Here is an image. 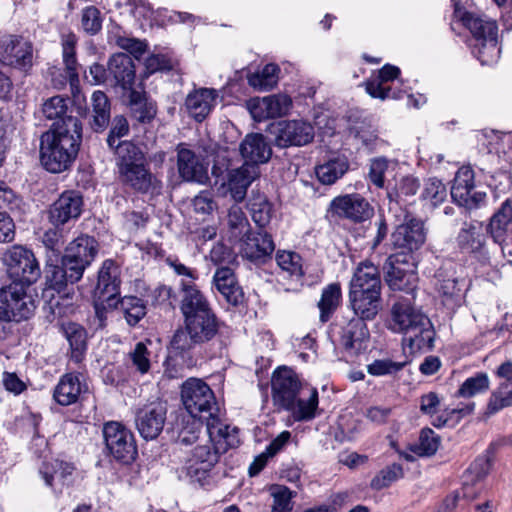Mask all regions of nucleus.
Returning <instances> with one entry per match:
<instances>
[{"label":"nucleus","mask_w":512,"mask_h":512,"mask_svg":"<svg viewBox=\"0 0 512 512\" xmlns=\"http://www.w3.org/2000/svg\"><path fill=\"white\" fill-rule=\"evenodd\" d=\"M304 386L291 368L278 367L271 377V397L274 407L284 411L290 408L292 401Z\"/></svg>","instance_id":"f8f14e48"},{"label":"nucleus","mask_w":512,"mask_h":512,"mask_svg":"<svg viewBox=\"0 0 512 512\" xmlns=\"http://www.w3.org/2000/svg\"><path fill=\"white\" fill-rule=\"evenodd\" d=\"M3 263L7 267L13 283L28 287L41 277V269L34 253L21 245H14L3 254Z\"/></svg>","instance_id":"6e6552de"},{"label":"nucleus","mask_w":512,"mask_h":512,"mask_svg":"<svg viewBox=\"0 0 512 512\" xmlns=\"http://www.w3.org/2000/svg\"><path fill=\"white\" fill-rule=\"evenodd\" d=\"M407 362L393 361L389 358L376 359L367 365V372L376 377L394 376L406 366Z\"/></svg>","instance_id":"680f3d73"},{"label":"nucleus","mask_w":512,"mask_h":512,"mask_svg":"<svg viewBox=\"0 0 512 512\" xmlns=\"http://www.w3.org/2000/svg\"><path fill=\"white\" fill-rule=\"evenodd\" d=\"M103 437L109 454L118 462L129 464L137 456L133 433L119 422H108L103 427Z\"/></svg>","instance_id":"9b49d317"},{"label":"nucleus","mask_w":512,"mask_h":512,"mask_svg":"<svg viewBox=\"0 0 512 512\" xmlns=\"http://www.w3.org/2000/svg\"><path fill=\"white\" fill-rule=\"evenodd\" d=\"M341 299L342 292L339 283H331L322 290L321 298L318 302L320 321L322 323L327 322L332 317L339 307Z\"/></svg>","instance_id":"a19ab883"},{"label":"nucleus","mask_w":512,"mask_h":512,"mask_svg":"<svg viewBox=\"0 0 512 512\" xmlns=\"http://www.w3.org/2000/svg\"><path fill=\"white\" fill-rule=\"evenodd\" d=\"M81 26L87 34H97L102 28V17L100 11L94 6H89L83 9L81 15Z\"/></svg>","instance_id":"338daca9"},{"label":"nucleus","mask_w":512,"mask_h":512,"mask_svg":"<svg viewBox=\"0 0 512 512\" xmlns=\"http://www.w3.org/2000/svg\"><path fill=\"white\" fill-rule=\"evenodd\" d=\"M426 240L424 223L417 218H409L398 225L391 234V243L395 249H400L403 254L413 255L420 249Z\"/></svg>","instance_id":"dca6fc26"},{"label":"nucleus","mask_w":512,"mask_h":512,"mask_svg":"<svg viewBox=\"0 0 512 512\" xmlns=\"http://www.w3.org/2000/svg\"><path fill=\"white\" fill-rule=\"evenodd\" d=\"M227 226L229 229V239L239 241L246 233L251 231L249 221L238 205L230 207L227 215Z\"/></svg>","instance_id":"49530a36"},{"label":"nucleus","mask_w":512,"mask_h":512,"mask_svg":"<svg viewBox=\"0 0 512 512\" xmlns=\"http://www.w3.org/2000/svg\"><path fill=\"white\" fill-rule=\"evenodd\" d=\"M413 298L401 297L392 305L389 329L404 334V343L415 353L433 348L435 331L430 319L413 305Z\"/></svg>","instance_id":"f03ea898"},{"label":"nucleus","mask_w":512,"mask_h":512,"mask_svg":"<svg viewBox=\"0 0 512 512\" xmlns=\"http://www.w3.org/2000/svg\"><path fill=\"white\" fill-rule=\"evenodd\" d=\"M218 93L215 89L200 88L189 93L185 106L189 115L196 121H203L215 106Z\"/></svg>","instance_id":"c756f323"},{"label":"nucleus","mask_w":512,"mask_h":512,"mask_svg":"<svg viewBox=\"0 0 512 512\" xmlns=\"http://www.w3.org/2000/svg\"><path fill=\"white\" fill-rule=\"evenodd\" d=\"M447 195V188L441 180L429 178L424 184L421 197L433 207H437L446 200Z\"/></svg>","instance_id":"4d7b16f0"},{"label":"nucleus","mask_w":512,"mask_h":512,"mask_svg":"<svg viewBox=\"0 0 512 512\" xmlns=\"http://www.w3.org/2000/svg\"><path fill=\"white\" fill-rule=\"evenodd\" d=\"M119 176L125 185L139 193H148L159 187V181L146 167L145 162L120 171Z\"/></svg>","instance_id":"7c9ffc66"},{"label":"nucleus","mask_w":512,"mask_h":512,"mask_svg":"<svg viewBox=\"0 0 512 512\" xmlns=\"http://www.w3.org/2000/svg\"><path fill=\"white\" fill-rule=\"evenodd\" d=\"M490 380L486 373L479 372L467 378L457 391V395L463 398H471L488 391Z\"/></svg>","instance_id":"603ef678"},{"label":"nucleus","mask_w":512,"mask_h":512,"mask_svg":"<svg viewBox=\"0 0 512 512\" xmlns=\"http://www.w3.org/2000/svg\"><path fill=\"white\" fill-rule=\"evenodd\" d=\"M62 330L70 345L71 360L76 364L81 363L87 351L86 330L74 322L62 324Z\"/></svg>","instance_id":"c9c22d12"},{"label":"nucleus","mask_w":512,"mask_h":512,"mask_svg":"<svg viewBox=\"0 0 512 512\" xmlns=\"http://www.w3.org/2000/svg\"><path fill=\"white\" fill-rule=\"evenodd\" d=\"M420 187L419 180L411 175L402 176L392 185L390 182L386 186L387 196L390 201L398 202L403 197L414 196Z\"/></svg>","instance_id":"de8ad7c7"},{"label":"nucleus","mask_w":512,"mask_h":512,"mask_svg":"<svg viewBox=\"0 0 512 512\" xmlns=\"http://www.w3.org/2000/svg\"><path fill=\"white\" fill-rule=\"evenodd\" d=\"M129 107L132 116L141 123L150 122L156 115L154 103L149 102L143 93L136 90L129 92Z\"/></svg>","instance_id":"c03bdc74"},{"label":"nucleus","mask_w":512,"mask_h":512,"mask_svg":"<svg viewBox=\"0 0 512 512\" xmlns=\"http://www.w3.org/2000/svg\"><path fill=\"white\" fill-rule=\"evenodd\" d=\"M403 477L402 466L398 463H393L382 469L371 481V487L376 490H381L390 486L394 481Z\"/></svg>","instance_id":"e2e57ef3"},{"label":"nucleus","mask_w":512,"mask_h":512,"mask_svg":"<svg viewBox=\"0 0 512 512\" xmlns=\"http://www.w3.org/2000/svg\"><path fill=\"white\" fill-rule=\"evenodd\" d=\"M43 245L51 252V257L58 258L64 244V234L60 227L49 228L42 236Z\"/></svg>","instance_id":"69168bd1"},{"label":"nucleus","mask_w":512,"mask_h":512,"mask_svg":"<svg viewBox=\"0 0 512 512\" xmlns=\"http://www.w3.org/2000/svg\"><path fill=\"white\" fill-rule=\"evenodd\" d=\"M0 62L21 71L27 72L33 66V47L28 41L11 37L0 51Z\"/></svg>","instance_id":"b1692460"},{"label":"nucleus","mask_w":512,"mask_h":512,"mask_svg":"<svg viewBox=\"0 0 512 512\" xmlns=\"http://www.w3.org/2000/svg\"><path fill=\"white\" fill-rule=\"evenodd\" d=\"M45 279L49 288L57 291L59 294L63 292L62 296L58 299L53 298L50 308L54 315L59 317L68 315L73 312L72 299L74 295L73 289H68V285H73L78 282L82 277L72 276L73 271L69 270L66 265H55L52 263L51 256L48 257L45 266Z\"/></svg>","instance_id":"0eeeda50"},{"label":"nucleus","mask_w":512,"mask_h":512,"mask_svg":"<svg viewBox=\"0 0 512 512\" xmlns=\"http://www.w3.org/2000/svg\"><path fill=\"white\" fill-rule=\"evenodd\" d=\"M120 283L119 266L111 259L105 260L98 273V281L95 288L97 298L106 301L109 307L117 306Z\"/></svg>","instance_id":"5701e85b"},{"label":"nucleus","mask_w":512,"mask_h":512,"mask_svg":"<svg viewBox=\"0 0 512 512\" xmlns=\"http://www.w3.org/2000/svg\"><path fill=\"white\" fill-rule=\"evenodd\" d=\"M82 141V125L78 118L54 122L41 136L40 159L51 173H61L75 161Z\"/></svg>","instance_id":"f257e3e1"},{"label":"nucleus","mask_w":512,"mask_h":512,"mask_svg":"<svg viewBox=\"0 0 512 512\" xmlns=\"http://www.w3.org/2000/svg\"><path fill=\"white\" fill-rule=\"evenodd\" d=\"M77 37L73 33L62 34V58L65 65L66 79L71 86H74L79 81L78 62L76 59V45Z\"/></svg>","instance_id":"e433bc0d"},{"label":"nucleus","mask_w":512,"mask_h":512,"mask_svg":"<svg viewBox=\"0 0 512 512\" xmlns=\"http://www.w3.org/2000/svg\"><path fill=\"white\" fill-rule=\"evenodd\" d=\"M68 103V98L53 96L43 103L42 112L47 119H54L56 122H61L66 118H74L67 115Z\"/></svg>","instance_id":"5fc2aeb1"},{"label":"nucleus","mask_w":512,"mask_h":512,"mask_svg":"<svg viewBox=\"0 0 512 512\" xmlns=\"http://www.w3.org/2000/svg\"><path fill=\"white\" fill-rule=\"evenodd\" d=\"M184 328L177 329L171 347L179 352L191 350L195 345L212 340L218 333L220 323L212 311L184 319Z\"/></svg>","instance_id":"39448f33"},{"label":"nucleus","mask_w":512,"mask_h":512,"mask_svg":"<svg viewBox=\"0 0 512 512\" xmlns=\"http://www.w3.org/2000/svg\"><path fill=\"white\" fill-rule=\"evenodd\" d=\"M177 170L182 180L204 184L208 180L207 166L203 159L184 144L176 147Z\"/></svg>","instance_id":"4be33fe9"},{"label":"nucleus","mask_w":512,"mask_h":512,"mask_svg":"<svg viewBox=\"0 0 512 512\" xmlns=\"http://www.w3.org/2000/svg\"><path fill=\"white\" fill-rule=\"evenodd\" d=\"M258 175L259 168L249 163L228 171V191L235 202H242L245 199L248 187Z\"/></svg>","instance_id":"cd10ccee"},{"label":"nucleus","mask_w":512,"mask_h":512,"mask_svg":"<svg viewBox=\"0 0 512 512\" xmlns=\"http://www.w3.org/2000/svg\"><path fill=\"white\" fill-rule=\"evenodd\" d=\"M181 400L193 417L206 421V432L213 442H220L229 436V426L219 418V407L213 390L201 379L189 378L181 387Z\"/></svg>","instance_id":"7ed1b4c3"},{"label":"nucleus","mask_w":512,"mask_h":512,"mask_svg":"<svg viewBox=\"0 0 512 512\" xmlns=\"http://www.w3.org/2000/svg\"><path fill=\"white\" fill-rule=\"evenodd\" d=\"M509 406H512V385L500 384L498 388L491 393L487 405L488 413L495 414Z\"/></svg>","instance_id":"052dcab7"},{"label":"nucleus","mask_w":512,"mask_h":512,"mask_svg":"<svg viewBox=\"0 0 512 512\" xmlns=\"http://www.w3.org/2000/svg\"><path fill=\"white\" fill-rule=\"evenodd\" d=\"M451 197L459 206L467 209L478 207L486 198V193L474 191V171L463 166L457 171L451 188Z\"/></svg>","instance_id":"2eb2a0df"},{"label":"nucleus","mask_w":512,"mask_h":512,"mask_svg":"<svg viewBox=\"0 0 512 512\" xmlns=\"http://www.w3.org/2000/svg\"><path fill=\"white\" fill-rule=\"evenodd\" d=\"M512 223V201L507 199L494 213L488 225V232L496 243H502Z\"/></svg>","instance_id":"4c0bfd02"},{"label":"nucleus","mask_w":512,"mask_h":512,"mask_svg":"<svg viewBox=\"0 0 512 512\" xmlns=\"http://www.w3.org/2000/svg\"><path fill=\"white\" fill-rule=\"evenodd\" d=\"M275 259L279 268L290 276L301 277L303 275L302 258L298 253L278 250Z\"/></svg>","instance_id":"864d4df0"},{"label":"nucleus","mask_w":512,"mask_h":512,"mask_svg":"<svg viewBox=\"0 0 512 512\" xmlns=\"http://www.w3.org/2000/svg\"><path fill=\"white\" fill-rule=\"evenodd\" d=\"M93 121L91 123L95 131H103L110 120V103L106 94L95 91L91 97Z\"/></svg>","instance_id":"a18cd8bd"},{"label":"nucleus","mask_w":512,"mask_h":512,"mask_svg":"<svg viewBox=\"0 0 512 512\" xmlns=\"http://www.w3.org/2000/svg\"><path fill=\"white\" fill-rule=\"evenodd\" d=\"M333 215L354 222H363L373 215V208L360 194H346L335 197L329 206Z\"/></svg>","instance_id":"aec40b11"},{"label":"nucleus","mask_w":512,"mask_h":512,"mask_svg":"<svg viewBox=\"0 0 512 512\" xmlns=\"http://www.w3.org/2000/svg\"><path fill=\"white\" fill-rule=\"evenodd\" d=\"M238 244L242 257L257 265L270 260L275 250L272 236L262 230L246 233Z\"/></svg>","instance_id":"4468645a"},{"label":"nucleus","mask_w":512,"mask_h":512,"mask_svg":"<svg viewBox=\"0 0 512 512\" xmlns=\"http://www.w3.org/2000/svg\"><path fill=\"white\" fill-rule=\"evenodd\" d=\"M114 150L116 166L118 172L145 162V155L142 150L132 143L131 141H119L114 147H110Z\"/></svg>","instance_id":"58836bf2"},{"label":"nucleus","mask_w":512,"mask_h":512,"mask_svg":"<svg viewBox=\"0 0 512 512\" xmlns=\"http://www.w3.org/2000/svg\"><path fill=\"white\" fill-rule=\"evenodd\" d=\"M108 81L112 86H119L123 90L132 89L135 79V66L132 58L126 53L114 54L108 62Z\"/></svg>","instance_id":"bb28decb"},{"label":"nucleus","mask_w":512,"mask_h":512,"mask_svg":"<svg viewBox=\"0 0 512 512\" xmlns=\"http://www.w3.org/2000/svg\"><path fill=\"white\" fill-rule=\"evenodd\" d=\"M167 408L162 401H153L136 413L135 423L140 435L146 440L155 439L162 431Z\"/></svg>","instance_id":"6ab92c4d"},{"label":"nucleus","mask_w":512,"mask_h":512,"mask_svg":"<svg viewBox=\"0 0 512 512\" xmlns=\"http://www.w3.org/2000/svg\"><path fill=\"white\" fill-rule=\"evenodd\" d=\"M273 134L275 135V144L285 148L309 144L315 133L314 127L307 121L284 120L276 124Z\"/></svg>","instance_id":"f3484780"},{"label":"nucleus","mask_w":512,"mask_h":512,"mask_svg":"<svg viewBox=\"0 0 512 512\" xmlns=\"http://www.w3.org/2000/svg\"><path fill=\"white\" fill-rule=\"evenodd\" d=\"M440 445V437L430 428L421 431L419 441L412 447V451L419 456H431L436 453Z\"/></svg>","instance_id":"13d9d810"},{"label":"nucleus","mask_w":512,"mask_h":512,"mask_svg":"<svg viewBox=\"0 0 512 512\" xmlns=\"http://www.w3.org/2000/svg\"><path fill=\"white\" fill-rule=\"evenodd\" d=\"M400 74V69L397 66L386 64L379 71L378 74L372 76L366 83V91L367 93L373 97L381 100H385L390 97H395V95H391V88L386 86V83L393 81L398 78Z\"/></svg>","instance_id":"f704fd0d"},{"label":"nucleus","mask_w":512,"mask_h":512,"mask_svg":"<svg viewBox=\"0 0 512 512\" xmlns=\"http://www.w3.org/2000/svg\"><path fill=\"white\" fill-rule=\"evenodd\" d=\"M150 355L151 352L144 342H138L129 353L133 365L141 374L147 373L150 369Z\"/></svg>","instance_id":"774afa93"},{"label":"nucleus","mask_w":512,"mask_h":512,"mask_svg":"<svg viewBox=\"0 0 512 512\" xmlns=\"http://www.w3.org/2000/svg\"><path fill=\"white\" fill-rule=\"evenodd\" d=\"M182 298L180 310L184 319L212 311L210 304L204 294L194 283H181Z\"/></svg>","instance_id":"473e14b6"},{"label":"nucleus","mask_w":512,"mask_h":512,"mask_svg":"<svg viewBox=\"0 0 512 512\" xmlns=\"http://www.w3.org/2000/svg\"><path fill=\"white\" fill-rule=\"evenodd\" d=\"M457 242L467 252L479 251L485 243L483 225L477 221L465 223L458 233Z\"/></svg>","instance_id":"ea45409f"},{"label":"nucleus","mask_w":512,"mask_h":512,"mask_svg":"<svg viewBox=\"0 0 512 512\" xmlns=\"http://www.w3.org/2000/svg\"><path fill=\"white\" fill-rule=\"evenodd\" d=\"M350 302L354 313L363 319H373L381 301V280L378 269L371 263L360 264L351 280Z\"/></svg>","instance_id":"20e7f679"},{"label":"nucleus","mask_w":512,"mask_h":512,"mask_svg":"<svg viewBox=\"0 0 512 512\" xmlns=\"http://www.w3.org/2000/svg\"><path fill=\"white\" fill-rule=\"evenodd\" d=\"M97 242L88 235H81L71 241L62 256L63 265L72 270V276L82 277L85 269L92 263L97 254Z\"/></svg>","instance_id":"ddd939ff"},{"label":"nucleus","mask_w":512,"mask_h":512,"mask_svg":"<svg viewBox=\"0 0 512 512\" xmlns=\"http://www.w3.org/2000/svg\"><path fill=\"white\" fill-rule=\"evenodd\" d=\"M202 421L204 420L191 415H189L187 420L183 419L184 425L179 431L178 441L185 445L193 444L199 437L203 426Z\"/></svg>","instance_id":"0e129e2a"},{"label":"nucleus","mask_w":512,"mask_h":512,"mask_svg":"<svg viewBox=\"0 0 512 512\" xmlns=\"http://www.w3.org/2000/svg\"><path fill=\"white\" fill-rule=\"evenodd\" d=\"M213 282L228 303L236 306L242 302L243 291L238 285L236 276L231 268H218L214 274Z\"/></svg>","instance_id":"72a5a7b5"},{"label":"nucleus","mask_w":512,"mask_h":512,"mask_svg":"<svg viewBox=\"0 0 512 512\" xmlns=\"http://www.w3.org/2000/svg\"><path fill=\"white\" fill-rule=\"evenodd\" d=\"M348 168L346 159L335 158L316 166L315 174L322 184L332 185L347 172Z\"/></svg>","instance_id":"37998d69"},{"label":"nucleus","mask_w":512,"mask_h":512,"mask_svg":"<svg viewBox=\"0 0 512 512\" xmlns=\"http://www.w3.org/2000/svg\"><path fill=\"white\" fill-rule=\"evenodd\" d=\"M21 283H11L0 289V319L21 321L28 319L36 308L35 301Z\"/></svg>","instance_id":"9d476101"},{"label":"nucleus","mask_w":512,"mask_h":512,"mask_svg":"<svg viewBox=\"0 0 512 512\" xmlns=\"http://www.w3.org/2000/svg\"><path fill=\"white\" fill-rule=\"evenodd\" d=\"M273 504L271 512H291L293 509L292 499L295 494L286 486L275 485L270 489Z\"/></svg>","instance_id":"bf43d9fd"},{"label":"nucleus","mask_w":512,"mask_h":512,"mask_svg":"<svg viewBox=\"0 0 512 512\" xmlns=\"http://www.w3.org/2000/svg\"><path fill=\"white\" fill-rule=\"evenodd\" d=\"M292 100L285 94H274L256 97L248 101V109L254 120L260 122L269 118L282 117L288 114Z\"/></svg>","instance_id":"412c9836"},{"label":"nucleus","mask_w":512,"mask_h":512,"mask_svg":"<svg viewBox=\"0 0 512 512\" xmlns=\"http://www.w3.org/2000/svg\"><path fill=\"white\" fill-rule=\"evenodd\" d=\"M385 280L394 291L411 294L416 290L418 276L413 255L395 253L390 255L384 265Z\"/></svg>","instance_id":"1a4fd4ad"},{"label":"nucleus","mask_w":512,"mask_h":512,"mask_svg":"<svg viewBox=\"0 0 512 512\" xmlns=\"http://www.w3.org/2000/svg\"><path fill=\"white\" fill-rule=\"evenodd\" d=\"M361 316L354 317L338 332L339 345L350 355L358 354L364 348V342L369 337L367 326Z\"/></svg>","instance_id":"393cba45"},{"label":"nucleus","mask_w":512,"mask_h":512,"mask_svg":"<svg viewBox=\"0 0 512 512\" xmlns=\"http://www.w3.org/2000/svg\"><path fill=\"white\" fill-rule=\"evenodd\" d=\"M279 71L276 64H267L260 72L250 75L248 83L258 90H271L278 82Z\"/></svg>","instance_id":"09e8293b"},{"label":"nucleus","mask_w":512,"mask_h":512,"mask_svg":"<svg viewBox=\"0 0 512 512\" xmlns=\"http://www.w3.org/2000/svg\"><path fill=\"white\" fill-rule=\"evenodd\" d=\"M239 151L244 163L256 165L269 161L272 155V149L266 138L261 133L247 134L239 145Z\"/></svg>","instance_id":"c85d7f7f"},{"label":"nucleus","mask_w":512,"mask_h":512,"mask_svg":"<svg viewBox=\"0 0 512 512\" xmlns=\"http://www.w3.org/2000/svg\"><path fill=\"white\" fill-rule=\"evenodd\" d=\"M318 403L317 389L305 385L285 411L290 412L295 421H310L316 416Z\"/></svg>","instance_id":"2f4dec72"},{"label":"nucleus","mask_w":512,"mask_h":512,"mask_svg":"<svg viewBox=\"0 0 512 512\" xmlns=\"http://www.w3.org/2000/svg\"><path fill=\"white\" fill-rule=\"evenodd\" d=\"M83 208V198L77 191H65L50 206L48 220L55 227H62L76 221Z\"/></svg>","instance_id":"a211bd4d"},{"label":"nucleus","mask_w":512,"mask_h":512,"mask_svg":"<svg viewBox=\"0 0 512 512\" xmlns=\"http://www.w3.org/2000/svg\"><path fill=\"white\" fill-rule=\"evenodd\" d=\"M73 470L74 468L70 464L56 460L51 463H44L40 470V474L42 475L45 484L47 486H52L55 478H59L63 483H65L67 478L72 475Z\"/></svg>","instance_id":"6e6d98bb"},{"label":"nucleus","mask_w":512,"mask_h":512,"mask_svg":"<svg viewBox=\"0 0 512 512\" xmlns=\"http://www.w3.org/2000/svg\"><path fill=\"white\" fill-rule=\"evenodd\" d=\"M397 162L389 160L386 157H376L371 159L369 165L368 179L377 188L385 187V173L393 171Z\"/></svg>","instance_id":"8fccbe9b"},{"label":"nucleus","mask_w":512,"mask_h":512,"mask_svg":"<svg viewBox=\"0 0 512 512\" xmlns=\"http://www.w3.org/2000/svg\"><path fill=\"white\" fill-rule=\"evenodd\" d=\"M111 308L119 309L129 326L137 325L147 313L144 301L136 296L117 299V306Z\"/></svg>","instance_id":"79ce46f5"},{"label":"nucleus","mask_w":512,"mask_h":512,"mask_svg":"<svg viewBox=\"0 0 512 512\" xmlns=\"http://www.w3.org/2000/svg\"><path fill=\"white\" fill-rule=\"evenodd\" d=\"M87 390L88 386L83 380V375L69 372L59 379L54 388L53 397L59 405L69 406L76 403Z\"/></svg>","instance_id":"a878e982"},{"label":"nucleus","mask_w":512,"mask_h":512,"mask_svg":"<svg viewBox=\"0 0 512 512\" xmlns=\"http://www.w3.org/2000/svg\"><path fill=\"white\" fill-rule=\"evenodd\" d=\"M253 221L259 226H266L272 216V205L262 194L253 195L249 202Z\"/></svg>","instance_id":"3c124183"},{"label":"nucleus","mask_w":512,"mask_h":512,"mask_svg":"<svg viewBox=\"0 0 512 512\" xmlns=\"http://www.w3.org/2000/svg\"><path fill=\"white\" fill-rule=\"evenodd\" d=\"M462 21L476 41L473 46V54L483 65L495 62L500 53L497 46L496 22L482 19L471 13H465Z\"/></svg>","instance_id":"423d86ee"}]
</instances>
